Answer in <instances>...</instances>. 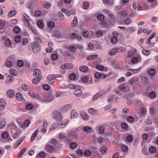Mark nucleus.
Segmentation results:
<instances>
[{"instance_id":"412c9836","label":"nucleus","mask_w":158,"mask_h":158,"mask_svg":"<svg viewBox=\"0 0 158 158\" xmlns=\"http://www.w3.org/2000/svg\"><path fill=\"white\" fill-rule=\"evenodd\" d=\"M48 47L49 48H47L46 49V51L47 52H50L53 50L52 47V44L51 42H49L48 44Z\"/></svg>"},{"instance_id":"6ab92c4d","label":"nucleus","mask_w":158,"mask_h":158,"mask_svg":"<svg viewBox=\"0 0 158 158\" xmlns=\"http://www.w3.org/2000/svg\"><path fill=\"white\" fill-rule=\"evenodd\" d=\"M33 74L35 77L40 76L41 74V71L38 69H36L33 71Z\"/></svg>"},{"instance_id":"ea45409f","label":"nucleus","mask_w":158,"mask_h":158,"mask_svg":"<svg viewBox=\"0 0 158 158\" xmlns=\"http://www.w3.org/2000/svg\"><path fill=\"white\" fill-rule=\"evenodd\" d=\"M8 135L9 134L7 132L4 131L2 133L1 136L2 139H6L8 137Z\"/></svg>"},{"instance_id":"0eeeda50","label":"nucleus","mask_w":158,"mask_h":158,"mask_svg":"<svg viewBox=\"0 0 158 158\" xmlns=\"http://www.w3.org/2000/svg\"><path fill=\"white\" fill-rule=\"evenodd\" d=\"M113 50L116 52H125L126 49L124 47L120 46H116L113 48Z\"/></svg>"},{"instance_id":"c85d7f7f","label":"nucleus","mask_w":158,"mask_h":158,"mask_svg":"<svg viewBox=\"0 0 158 158\" xmlns=\"http://www.w3.org/2000/svg\"><path fill=\"white\" fill-rule=\"evenodd\" d=\"M27 148H26L23 149L19 152L17 158H20L22 155L26 151Z\"/></svg>"},{"instance_id":"aec40b11","label":"nucleus","mask_w":158,"mask_h":158,"mask_svg":"<svg viewBox=\"0 0 158 158\" xmlns=\"http://www.w3.org/2000/svg\"><path fill=\"white\" fill-rule=\"evenodd\" d=\"M39 132V130H36L32 134L31 139H30V141L31 142H33L35 138L37 136V135H38V133Z\"/></svg>"},{"instance_id":"c756f323","label":"nucleus","mask_w":158,"mask_h":158,"mask_svg":"<svg viewBox=\"0 0 158 158\" xmlns=\"http://www.w3.org/2000/svg\"><path fill=\"white\" fill-rule=\"evenodd\" d=\"M78 20L77 16H75L74 17L72 23V25L75 27L77 24Z\"/></svg>"},{"instance_id":"9d476101","label":"nucleus","mask_w":158,"mask_h":158,"mask_svg":"<svg viewBox=\"0 0 158 158\" xmlns=\"http://www.w3.org/2000/svg\"><path fill=\"white\" fill-rule=\"evenodd\" d=\"M55 148L54 146L49 144H47L45 149L48 152H52L54 151Z\"/></svg>"},{"instance_id":"a19ab883","label":"nucleus","mask_w":158,"mask_h":158,"mask_svg":"<svg viewBox=\"0 0 158 158\" xmlns=\"http://www.w3.org/2000/svg\"><path fill=\"white\" fill-rule=\"evenodd\" d=\"M118 14L120 15L123 17H125L127 15V13L124 10H122L119 12Z\"/></svg>"},{"instance_id":"f8f14e48","label":"nucleus","mask_w":158,"mask_h":158,"mask_svg":"<svg viewBox=\"0 0 158 158\" xmlns=\"http://www.w3.org/2000/svg\"><path fill=\"white\" fill-rule=\"evenodd\" d=\"M43 128L40 130V131L42 133H44L47 131L46 129H47L48 124L47 121L46 120H44L43 121Z\"/></svg>"},{"instance_id":"c03bdc74","label":"nucleus","mask_w":158,"mask_h":158,"mask_svg":"<svg viewBox=\"0 0 158 158\" xmlns=\"http://www.w3.org/2000/svg\"><path fill=\"white\" fill-rule=\"evenodd\" d=\"M133 137L131 135H129L127 137V141L129 143L131 142L133 140Z\"/></svg>"},{"instance_id":"4be33fe9","label":"nucleus","mask_w":158,"mask_h":158,"mask_svg":"<svg viewBox=\"0 0 158 158\" xmlns=\"http://www.w3.org/2000/svg\"><path fill=\"white\" fill-rule=\"evenodd\" d=\"M103 94V92L102 91H99L93 97L92 99H98Z\"/></svg>"},{"instance_id":"4c0bfd02","label":"nucleus","mask_w":158,"mask_h":158,"mask_svg":"<svg viewBox=\"0 0 158 158\" xmlns=\"http://www.w3.org/2000/svg\"><path fill=\"white\" fill-rule=\"evenodd\" d=\"M90 4L89 2H84L83 3V8L84 9H87L89 8V5Z\"/></svg>"},{"instance_id":"603ef678","label":"nucleus","mask_w":158,"mask_h":158,"mask_svg":"<svg viewBox=\"0 0 158 158\" xmlns=\"http://www.w3.org/2000/svg\"><path fill=\"white\" fill-rule=\"evenodd\" d=\"M15 97L16 99H23V95L20 92L17 93L16 94Z\"/></svg>"},{"instance_id":"20e7f679","label":"nucleus","mask_w":158,"mask_h":158,"mask_svg":"<svg viewBox=\"0 0 158 158\" xmlns=\"http://www.w3.org/2000/svg\"><path fill=\"white\" fill-rule=\"evenodd\" d=\"M142 58L140 56L138 55L137 56L134 57L131 60V62L133 64H136L138 62L141 61Z\"/></svg>"},{"instance_id":"774afa93","label":"nucleus","mask_w":158,"mask_h":158,"mask_svg":"<svg viewBox=\"0 0 158 158\" xmlns=\"http://www.w3.org/2000/svg\"><path fill=\"white\" fill-rule=\"evenodd\" d=\"M68 87L71 89H76L78 87V86L72 84H69L68 86Z\"/></svg>"},{"instance_id":"423d86ee","label":"nucleus","mask_w":158,"mask_h":158,"mask_svg":"<svg viewBox=\"0 0 158 158\" xmlns=\"http://www.w3.org/2000/svg\"><path fill=\"white\" fill-rule=\"evenodd\" d=\"M73 65L72 63H65L60 66V68L63 69H71L73 67Z\"/></svg>"},{"instance_id":"338daca9","label":"nucleus","mask_w":158,"mask_h":158,"mask_svg":"<svg viewBox=\"0 0 158 158\" xmlns=\"http://www.w3.org/2000/svg\"><path fill=\"white\" fill-rule=\"evenodd\" d=\"M91 154V152L89 150H86L84 152V155L86 156H89Z\"/></svg>"},{"instance_id":"f257e3e1","label":"nucleus","mask_w":158,"mask_h":158,"mask_svg":"<svg viewBox=\"0 0 158 158\" xmlns=\"http://www.w3.org/2000/svg\"><path fill=\"white\" fill-rule=\"evenodd\" d=\"M22 20L27 27H31V25L29 21H31V20L30 17L27 14H25L23 15V17L22 18Z\"/></svg>"},{"instance_id":"473e14b6","label":"nucleus","mask_w":158,"mask_h":158,"mask_svg":"<svg viewBox=\"0 0 158 158\" xmlns=\"http://www.w3.org/2000/svg\"><path fill=\"white\" fill-rule=\"evenodd\" d=\"M6 105V103L5 99H0V106L3 108H4Z\"/></svg>"},{"instance_id":"2eb2a0df","label":"nucleus","mask_w":158,"mask_h":158,"mask_svg":"<svg viewBox=\"0 0 158 158\" xmlns=\"http://www.w3.org/2000/svg\"><path fill=\"white\" fill-rule=\"evenodd\" d=\"M108 151L107 148L105 146L101 147L99 149V151L102 154H106Z\"/></svg>"},{"instance_id":"0e129e2a","label":"nucleus","mask_w":158,"mask_h":158,"mask_svg":"<svg viewBox=\"0 0 158 158\" xmlns=\"http://www.w3.org/2000/svg\"><path fill=\"white\" fill-rule=\"evenodd\" d=\"M97 19L99 21H101L104 18V16L102 14H99L97 16Z\"/></svg>"},{"instance_id":"7ed1b4c3","label":"nucleus","mask_w":158,"mask_h":158,"mask_svg":"<svg viewBox=\"0 0 158 158\" xmlns=\"http://www.w3.org/2000/svg\"><path fill=\"white\" fill-rule=\"evenodd\" d=\"M30 44L31 48L34 52L36 53L40 51V47L38 43L32 42Z\"/></svg>"},{"instance_id":"f3484780","label":"nucleus","mask_w":158,"mask_h":158,"mask_svg":"<svg viewBox=\"0 0 158 158\" xmlns=\"http://www.w3.org/2000/svg\"><path fill=\"white\" fill-rule=\"evenodd\" d=\"M70 115L72 118H76L77 117L78 114L75 110H72L71 112Z\"/></svg>"},{"instance_id":"680f3d73","label":"nucleus","mask_w":158,"mask_h":158,"mask_svg":"<svg viewBox=\"0 0 158 158\" xmlns=\"http://www.w3.org/2000/svg\"><path fill=\"white\" fill-rule=\"evenodd\" d=\"M54 23L52 21L48 22V26L50 28H53L55 26Z\"/></svg>"},{"instance_id":"bf43d9fd","label":"nucleus","mask_w":158,"mask_h":158,"mask_svg":"<svg viewBox=\"0 0 158 158\" xmlns=\"http://www.w3.org/2000/svg\"><path fill=\"white\" fill-rule=\"evenodd\" d=\"M149 151L151 153H154L156 151V149L154 147H151L149 148Z\"/></svg>"},{"instance_id":"cd10ccee","label":"nucleus","mask_w":158,"mask_h":158,"mask_svg":"<svg viewBox=\"0 0 158 158\" xmlns=\"http://www.w3.org/2000/svg\"><path fill=\"white\" fill-rule=\"evenodd\" d=\"M16 13L15 10H13L10 11L8 13V16L9 17H11L15 15Z\"/></svg>"},{"instance_id":"bb28decb","label":"nucleus","mask_w":158,"mask_h":158,"mask_svg":"<svg viewBox=\"0 0 158 158\" xmlns=\"http://www.w3.org/2000/svg\"><path fill=\"white\" fill-rule=\"evenodd\" d=\"M156 70L152 68L150 69L148 71V74L151 76H154L156 73Z\"/></svg>"},{"instance_id":"8fccbe9b","label":"nucleus","mask_w":158,"mask_h":158,"mask_svg":"<svg viewBox=\"0 0 158 158\" xmlns=\"http://www.w3.org/2000/svg\"><path fill=\"white\" fill-rule=\"evenodd\" d=\"M103 2L104 3L108 5L111 6L113 5L112 2L110 0H103Z\"/></svg>"},{"instance_id":"052dcab7","label":"nucleus","mask_w":158,"mask_h":158,"mask_svg":"<svg viewBox=\"0 0 158 158\" xmlns=\"http://www.w3.org/2000/svg\"><path fill=\"white\" fill-rule=\"evenodd\" d=\"M156 94L154 92L152 91L149 94V96L150 98H155Z\"/></svg>"},{"instance_id":"39448f33","label":"nucleus","mask_w":158,"mask_h":158,"mask_svg":"<svg viewBox=\"0 0 158 158\" xmlns=\"http://www.w3.org/2000/svg\"><path fill=\"white\" fill-rule=\"evenodd\" d=\"M147 110L146 107L144 106H142L141 108L139 114V117H144L147 113Z\"/></svg>"},{"instance_id":"ddd939ff","label":"nucleus","mask_w":158,"mask_h":158,"mask_svg":"<svg viewBox=\"0 0 158 158\" xmlns=\"http://www.w3.org/2000/svg\"><path fill=\"white\" fill-rule=\"evenodd\" d=\"M94 76L95 78L98 79L101 78H105L106 77V75L104 74L97 72L95 73Z\"/></svg>"},{"instance_id":"3c124183","label":"nucleus","mask_w":158,"mask_h":158,"mask_svg":"<svg viewBox=\"0 0 158 158\" xmlns=\"http://www.w3.org/2000/svg\"><path fill=\"white\" fill-rule=\"evenodd\" d=\"M29 95L32 98H37V95L36 94L34 93H31L30 92H28Z\"/></svg>"},{"instance_id":"864d4df0","label":"nucleus","mask_w":158,"mask_h":158,"mask_svg":"<svg viewBox=\"0 0 158 158\" xmlns=\"http://www.w3.org/2000/svg\"><path fill=\"white\" fill-rule=\"evenodd\" d=\"M6 122L5 120H2L0 121V129H1L6 126Z\"/></svg>"},{"instance_id":"e2e57ef3","label":"nucleus","mask_w":158,"mask_h":158,"mask_svg":"<svg viewBox=\"0 0 158 158\" xmlns=\"http://www.w3.org/2000/svg\"><path fill=\"white\" fill-rule=\"evenodd\" d=\"M5 44L7 47H9L11 45V42L10 39H7L5 43Z\"/></svg>"},{"instance_id":"6e6552de","label":"nucleus","mask_w":158,"mask_h":158,"mask_svg":"<svg viewBox=\"0 0 158 158\" xmlns=\"http://www.w3.org/2000/svg\"><path fill=\"white\" fill-rule=\"evenodd\" d=\"M47 79L49 80V83L50 84L54 85L57 81V79H55L52 75L48 76L47 77Z\"/></svg>"},{"instance_id":"69168bd1","label":"nucleus","mask_w":158,"mask_h":158,"mask_svg":"<svg viewBox=\"0 0 158 158\" xmlns=\"http://www.w3.org/2000/svg\"><path fill=\"white\" fill-rule=\"evenodd\" d=\"M77 146V144L75 142H72L70 143L69 147L71 149H74Z\"/></svg>"},{"instance_id":"37998d69","label":"nucleus","mask_w":158,"mask_h":158,"mask_svg":"<svg viewBox=\"0 0 158 158\" xmlns=\"http://www.w3.org/2000/svg\"><path fill=\"white\" fill-rule=\"evenodd\" d=\"M9 73L10 74L14 76H16L18 74V73L17 71L12 69H10Z\"/></svg>"},{"instance_id":"4d7b16f0","label":"nucleus","mask_w":158,"mask_h":158,"mask_svg":"<svg viewBox=\"0 0 158 158\" xmlns=\"http://www.w3.org/2000/svg\"><path fill=\"white\" fill-rule=\"evenodd\" d=\"M91 130V127L90 126H86L83 129V131L86 132H89Z\"/></svg>"},{"instance_id":"7c9ffc66","label":"nucleus","mask_w":158,"mask_h":158,"mask_svg":"<svg viewBox=\"0 0 158 158\" xmlns=\"http://www.w3.org/2000/svg\"><path fill=\"white\" fill-rule=\"evenodd\" d=\"M33 107V105L31 103H28L26 104L25 108L28 110H31L32 109Z\"/></svg>"},{"instance_id":"4468645a","label":"nucleus","mask_w":158,"mask_h":158,"mask_svg":"<svg viewBox=\"0 0 158 158\" xmlns=\"http://www.w3.org/2000/svg\"><path fill=\"white\" fill-rule=\"evenodd\" d=\"M69 122L68 119H64L61 123H59V128L61 129L64 128Z\"/></svg>"},{"instance_id":"dca6fc26","label":"nucleus","mask_w":158,"mask_h":158,"mask_svg":"<svg viewBox=\"0 0 158 158\" xmlns=\"http://www.w3.org/2000/svg\"><path fill=\"white\" fill-rule=\"evenodd\" d=\"M72 108L70 104L65 105L63 107L60 108V110L63 112H66L68 110Z\"/></svg>"},{"instance_id":"f704fd0d","label":"nucleus","mask_w":158,"mask_h":158,"mask_svg":"<svg viewBox=\"0 0 158 158\" xmlns=\"http://www.w3.org/2000/svg\"><path fill=\"white\" fill-rule=\"evenodd\" d=\"M82 93V91L81 89H79L74 92V94L76 96H78L81 95Z\"/></svg>"},{"instance_id":"58836bf2","label":"nucleus","mask_w":158,"mask_h":158,"mask_svg":"<svg viewBox=\"0 0 158 158\" xmlns=\"http://www.w3.org/2000/svg\"><path fill=\"white\" fill-rule=\"evenodd\" d=\"M46 154L45 152H42L38 154V158H44L46 156Z\"/></svg>"},{"instance_id":"2f4dec72","label":"nucleus","mask_w":158,"mask_h":158,"mask_svg":"<svg viewBox=\"0 0 158 158\" xmlns=\"http://www.w3.org/2000/svg\"><path fill=\"white\" fill-rule=\"evenodd\" d=\"M28 28L30 30L35 34L36 35L39 36L40 35L39 33L37 31V30L33 28L31 25V27H28Z\"/></svg>"},{"instance_id":"c9c22d12","label":"nucleus","mask_w":158,"mask_h":158,"mask_svg":"<svg viewBox=\"0 0 158 158\" xmlns=\"http://www.w3.org/2000/svg\"><path fill=\"white\" fill-rule=\"evenodd\" d=\"M121 149L123 152H126L128 151V148L126 145L122 144L121 146Z\"/></svg>"},{"instance_id":"393cba45","label":"nucleus","mask_w":158,"mask_h":158,"mask_svg":"<svg viewBox=\"0 0 158 158\" xmlns=\"http://www.w3.org/2000/svg\"><path fill=\"white\" fill-rule=\"evenodd\" d=\"M13 78L14 77L12 76L11 75H8L7 77V79L6 81V82L8 84L11 83L13 81Z\"/></svg>"},{"instance_id":"a878e982","label":"nucleus","mask_w":158,"mask_h":158,"mask_svg":"<svg viewBox=\"0 0 158 158\" xmlns=\"http://www.w3.org/2000/svg\"><path fill=\"white\" fill-rule=\"evenodd\" d=\"M98 57V55H89L86 58L87 60H92L95 59L97 58Z\"/></svg>"},{"instance_id":"72a5a7b5","label":"nucleus","mask_w":158,"mask_h":158,"mask_svg":"<svg viewBox=\"0 0 158 158\" xmlns=\"http://www.w3.org/2000/svg\"><path fill=\"white\" fill-rule=\"evenodd\" d=\"M59 123H54L51 127V129L52 130H55L59 128Z\"/></svg>"},{"instance_id":"13d9d810","label":"nucleus","mask_w":158,"mask_h":158,"mask_svg":"<svg viewBox=\"0 0 158 158\" xmlns=\"http://www.w3.org/2000/svg\"><path fill=\"white\" fill-rule=\"evenodd\" d=\"M150 51L149 50L144 49L142 51V53L144 55L148 56L150 54Z\"/></svg>"},{"instance_id":"09e8293b","label":"nucleus","mask_w":158,"mask_h":158,"mask_svg":"<svg viewBox=\"0 0 158 158\" xmlns=\"http://www.w3.org/2000/svg\"><path fill=\"white\" fill-rule=\"evenodd\" d=\"M126 84H122L119 86V89L120 91H123L124 90H125L126 87Z\"/></svg>"},{"instance_id":"9b49d317","label":"nucleus","mask_w":158,"mask_h":158,"mask_svg":"<svg viewBox=\"0 0 158 158\" xmlns=\"http://www.w3.org/2000/svg\"><path fill=\"white\" fill-rule=\"evenodd\" d=\"M80 114L82 118L84 120H87L89 119V116L85 112L83 111H81Z\"/></svg>"},{"instance_id":"a211bd4d","label":"nucleus","mask_w":158,"mask_h":158,"mask_svg":"<svg viewBox=\"0 0 158 158\" xmlns=\"http://www.w3.org/2000/svg\"><path fill=\"white\" fill-rule=\"evenodd\" d=\"M79 70L81 72L85 73L88 72L89 70V69L88 67L85 65H82L80 67Z\"/></svg>"},{"instance_id":"a18cd8bd","label":"nucleus","mask_w":158,"mask_h":158,"mask_svg":"<svg viewBox=\"0 0 158 158\" xmlns=\"http://www.w3.org/2000/svg\"><path fill=\"white\" fill-rule=\"evenodd\" d=\"M21 87L24 91H27L28 90V86L25 84H22L21 85Z\"/></svg>"},{"instance_id":"e433bc0d","label":"nucleus","mask_w":158,"mask_h":158,"mask_svg":"<svg viewBox=\"0 0 158 158\" xmlns=\"http://www.w3.org/2000/svg\"><path fill=\"white\" fill-rule=\"evenodd\" d=\"M118 39L116 36H113L112 37L111 40V42L113 44H115L117 43Z\"/></svg>"},{"instance_id":"de8ad7c7","label":"nucleus","mask_w":158,"mask_h":158,"mask_svg":"<svg viewBox=\"0 0 158 158\" xmlns=\"http://www.w3.org/2000/svg\"><path fill=\"white\" fill-rule=\"evenodd\" d=\"M76 77V74L74 73H72L70 74L69 76V79L72 80H74Z\"/></svg>"},{"instance_id":"5701e85b","label":"nucleus","mask_w":158,"mask_h":158,"mask_svg":"<svg viewBox=\"0 0 158 158\" xmlns=\"http://www.w3.org/2000/svg\"><path fill=\"white\" fill-rule=\"evenodd\" d=\"M30 124V121L29 120H26L23 124H21L20 127L24 128L28 127Z\"/></svg>"},{"instance_id":"5fc2aeb1","label":"nucleus","mask_w":158,"mask_h":158,"mask_svg":"<svg viewBox=\"0 0 158 158\" xmlns=\"http://www.w3.org/2000/svg\"><path fill=\"white\" fill-rule=\"evenodd\" d=\"M122 128L123 129H125L127 128L128 127V125L127 123L125 122L122 123L121 125Z\"/></svg>"},{"instance_id":"49530a36","label":"nucleus","mask_w":158,"mask_h":158,"mask_svg":"<svg viewBox=\"0 0 158 158\" xmlns=\"http://www.w3.org/2000/svg\"><path fill=\"white\" fill-rule=\"evenodd\" d=\"M6 24L5 22L2 20H0V29H2L5 27Z\"/></svg>"},{"instance_id":"79ce46f5","label":"nucleus","mask_w":158,"mask_h":158,"mask_svg":"<svg viewBox=\"0 0 158 158\" xmlns=\"http://www.w3.org/2000/svg\"><path fill=\"white\" fill-rule=\"evenodd\" d=\"M127 122L132 123L134 122V118L132 116H129L127 117Z\"/></svg>"},{"instance_id":"6e6d98bb","label":"nucleus","mask_w":158,"mask_h":158,"mask_svg":"<svg viewBox=\"0 0 158 158\" xmlns=\"http://www.w3.org/2000/svg\"><path fill=\"white\" fill-rule=\"evenodd\" d=\"M132 23L131 19L129 18H127L124 20V23L126 25H129Z\"/></svg>"},{"instance_id":"1a4fd4ad","label":"nucleus","mask_w":158,"mask_h":158,"mask_svg":"<svg viewBox=\"0 0 158 158\" xmlns=\"http://www.w3.org/2000/svg\"><path fill=\"white\" fill-rule=\"evenodd\" d=\"M15 92L12 89H10L6 92V95L9 98H13L15 95Z\"/></svg>"},{"instance_id":"f03ea898","label":"nucleus","mask_w":158,"mask_h":158,"mask_svg":"<svg viewBox=\"0 0 158 158\" xmlns=\"http://www.w3.org/2000/svg\"><path fill=\"white\" fill-rule=\"evenodd\" d=\"M53 118L56 121H59L63 118V116L60 112L57 110L54 111L52 113Z\"/></svg>"},{"instance_id":"b1692460","label":"nucleus","mask_w":158,"mask_h":158,"mask_svg":"<svg viewBox=\"0 0 158 158\" xmlns=\"http://www.w3.org/2000/svg\"><path fill=\"white\" fill-rule=\"evenodd\" d=\"M42 77L40 76L38 78H33L32 80V83L35 84H37L42 79Z\"/></svg>"}]
</instances>
